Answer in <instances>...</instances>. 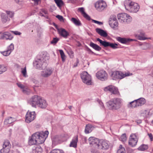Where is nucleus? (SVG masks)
Masks as SVG:
<instances>
[{"instance_id": "37", "label": "nucleus", "mask_w": 153, "mask_h": 153, "mask_svg": "<svg viewBox=\"0 0 153 153\" xmlns=\"http://www.w3.org/2000/svg\"><path fill=\"white\" fill-rule=\"evenodd\" d=\"M117 21V20L116 19V16L114 15H111L110 16L109 18L108 23L110 24L111 22H112L114 21Z\"/></svg>"}, {"instance_id": "25", "label": "nucleus", "mask_w": 153, "mask_h": 153, "mask_svg": "<svg viewBox=\"0 0 153 153\" xmlns=\"http://www.w3.org/2000/svg\"><path fill=\"white\" fill-rule=\"evenodd\" d=\"M33 153H42V148L39 146H36L32 149Z\"/></svg>"}, {"instance_id": "36", "label": "nucleus", "mask_w": 153, "mask_h": 153, "mask_svg": "<svg viewBox=\"0 0 153 153\" xmlns=\"http://www.w3.org/2000/svg\"><path fill=\"white\" fill-rule=\"evenodd\" d=\"M59 53L61 55V58L62 62H64L65 61L66 59V56L65 55L63 51L62 50H59Z\"/></svg>"}, {"instance_id": "11", "label": "nucleus", "mask_w": 153, "mask_h": 153, "mask_svg": "<svg viewBox=\"0 0 153 153\" xmlns=\"http://www.w3.org/2000/svg\"><path fill=\"white\" fill-rule=\"evenodd\" d=\"M41 72V76L43 77L47 78L50 76L53 72V70L51 68H44Z\"/></svg>"}, {"instance_id": "62", "label": "nucleus", "mask_w": 153, "mask_h": 153, "mask_svg": "<svg viewBox=\"0 0 153 153\" xmlns=\"http://www.w3.org/2000/svg\"><path fill=\"white\" fill-rule=\"evenodd\" d=\"M16 3L19 4L20 2H22V0H14Z\"/></svg>"}, {"instance_id": "18", "label": "nucleus", "mask_w": 153, "mask_h": 153, "mask_svg": "<svg viewBox=\"0 0 153 153\" xmlns=\"http://www.w3.org/2000/svg\"><path fill=\"white\" fill-rule=\"evenodd\" d=\"M58 32L60 35L65 39L69 36V33L65 29L60 28L58 29Z\"/></svg>"}, {"instance_id": "47", "label": "nucleus", "mask_w": 153, "mask_h": 153, "mask_svg": "<svg viewBox=\"0 0 153 153\" xmlns=\"http://www.w3.org/2000/svg\"><path fill=\"white\" fill-rule=\"evenodd\" d=\"M14 49V45L13 43L11 44L7 47V50L8 51H10V53Z\"/></svg>"}, {"instance_id": "1", "label": "nucleus", "mask_w": 153, "mask_h": 153, "mask_svg": "<svg viewBox=\"0 0 153 153\" xmlns=\"http://www.w3.org/2000/svg\"><path fill=\"white\" fill-rule=\"evenodd\" d=\"M48 134L49 132L47 131L36 132L29 137L28 143L30 145L42 144L45 142Z\"/></svg>"}, {"instance_id": "15", "label": "nucleus", "mask_w": 153, "mask_h": 153, "mask_svg": "<svg viewBox=\"0 0 153 153\" xmlns=\"http://www.w3.org/2000/svg\"><path fill=\"white\" fill-rule=\"evenodd\" d=\"M13 37L8 32H5L2 33L0 36V39L9 40H11L13 38Z\"/></svg>"}, {"instance_id": "20", "label": "nucleus", "mask_w": 153, "mask_h": 153, "mask_svg": "<svg viewBox=\"0 0 153 153\" xmlns=\"http://www.w3.org/2000/svg\"><path fill=\"white\" fill-rule=\"evenodd\" d=\"M133 136H135L134 134L131 135L130 137L131 138L130 139L128 142L129 144L132 147L135 146L137 142V140L136 137L134 138V137H132Z\"/></svg>"}, {"instance_id": "31", "label": "nucleus", "mask_w": 153, "mask_h": 153, "mask_svg": "<svg viewBox=\"0 0 153 153\" xmlns=\"http://www.w3.org/2000/svg\"><path fill=\"white\" fill-rule=\"evenodd\" d=\"M15 119L11 117H9L4 121V123L5 124H10L12 123L15 121Z\"/></svg>"}, {"instance_id": "42", "label": "nucleus", "mask_w": 153, "mask_h": 153, "mask_svg": "<svg viewBox=\"0 0 153 153\" xmlns=\"http://www.w3.org/2000/svg\"><path fill=\"white\" fill-rule=\"evenodd\" d=\"M125 150L124 148L123 147L122 145L119 146V149L117 150V153H125Z\"/></svg>"}, {"instance_id": "6", "label": "nucleus", "mask_w": 153, "mask_h": 153, "mask_svg": "<svg viewBox=\"0 0 153 153\" xmlns=\"http://www.w3.org/2000/svg\"><path fill=\"white\" fill-rule=\"evenodd\" d=\"M80 77L82 82L88 85H91L92 80L91 76L87 72L84 71L80 74Z\"/></svg>"}, {"instance_id": "56", "label": "nucleus", "mask_w": 153, "mask_h": 153, "mask_svg": "<svg viewBox=\"0 0 153 153\" xmlns=\"http://www.w3.org/2000/svg\"><path fill=\"white\" fill-rule=\"evenodd\" d=\"M132 74V73H126L125 74H123V75H122V77H123V78L125 77L126 76H128L130 75H131Z\"/></svg>"}, {"instance_id": "64", "label": "nucleus", "mask_w": 153, "mask_h": 153, "mask_svg": "<svg viewBox=\"0 0 153 153\" xmlns=\"http://www.w3.org/2000/svg\"><path fill=\"white\" fill-rule=\"evenodd\" d=\"M53 25L56 27V28H57V25L55 23H54Z\"/></svg>"}, {"instance_id": "44", "label": "nucleus", "mask_w": 153, "mask_h": 153, "mask_svg": "<svg viewBox=\"0 0 153 153\" xmlns=\"http://www.w3.org/2000/svg\"><path fill=\"white\" fill-rule=\"evenodd\" d=\"M0 53L4 56H7L11 53L10 51L7 50L4 51H0Z\"/></svg>"}, {"instance_id": "38", "label": "nucleus", "mask_w": 153, "mask_h": 153, "mask_svg": "<svg viewBox=\"0 0 153 153\" xmlns=\"http://www.w3.org/2000/svg\"><path fill=\"white\" fill-rule=\"evenodd\" d=\"M55 3L59 7H60L64 4V2L62 0H54Z\"/></svg>"}, {"instance_id": "60", "label": "nucleus", "mask_w": 153, "mask_h": 153, "mask_svg": "<svg viewBox=\"0 0 153 153\" xmlns=\"http://www.w3.org/2000/svg\"><path fill=\"white\" fill-rule=\"evenodd\" d=\"M99 103L100 104L101 106V108H104V106L102 102L101 101H100L99 102Z\"/></svg>"}, {"instance_id": "30", "label": "nucleus", "mask_w": 153, "mask_h": 153, "mask_svg": "<svg viewBox=\"0 0 153 153\" xmlns=\"http://www.w3.org/2000/svg\"><path fill=\"white\" fill-rule=\"evenodd\" d=\"M11 144L10 142L8 140H6L4 142L3 144V147L4 149H9L11 148Z\"/></svg>"}, {"instance_id": "13", "label": "nucleus", "mask_w": 153, "mask_h": 153, "mask_svg": "<svg viewBox=\"0 0 153 153\" xmlns=\"http://www.w3.org/2000/svg\"><path fill=\"white\" fill-rule=\"evenodd\" d=\"M106 6V3L102 1H98L95 4V7L99 11H101L103 10Z\"/></svg>"}, {"instance_id": "34", "label": "nucleus", "mask_w": 153, "mask_h": 153, "mask_svg": "<svg viewBox=\"0 0 153 153\" xmlns=\"http://www.w3.org/2000/svg\"><path fill=\"white\" fill-rule=\"evenodd\" d=\"M140 34L141 36L140 35H137V37L138 39L139 40H145L148 39L147 38L143 36L145 34L143 32H141Z\"/></svg>"}, {"instance_id": "59", "label": "nucleus", "mask_w": 153, "mask_h": 153, "mask_svg": "<svg viewBox=\"0 0 153 153\" xmlns=\"http://www.w3.org/2000/svg\"><path fill=\"white\" fill-rule=\"evenodd\" d=\"M148 135L150 138L151 141L153 140V137L151 133L148 134Z\"/></svg>"}, {"instance_id": "35", "label": "nucleus", "mask_w": 153, "mask_h": 153, "mask_svg": "<svg viewBox=\"0 0 153 153\" xmlns=\"http://www.w3.org/2000/svg\"><path fill=\"white\" fill-rule=\"evenodd\" d=\"M148 147L147 145L143 144L141 145L138 148V150L141 151H144L148 149Z\"/></svg>"}, {"instance_id": "63", "label": "nucleus", "mask_w": 153, "mask_h": 153, "mask_svg": "<svg viewBox=\"0 0 153 153\" xmlns=\"http://www.w3.org/2000/svg\"><path fill=\"white\" fill-rule=\"evenodd\" d=\"M15 67L17 68H19L20 67V66L18 65V64H15Z\"/></svg>"}, {"instance_id": "3", "label": "nucleus", "mask_w": 153, "mask_h": 153, "mask_svg": "<svg viewBox=\"0 0 153 153\" xmlns=\"http://www.w3.org/2000/svg\"><path fill=\"white\" fill-rule=\"evenodd\" d=\"M122 100L120 98H114L106 103L108 109L111 110H117L119 108L121 105Z\"/></svg>"}, {"instance_id": "9", "label": "nucleus", "mask_w": 153, "mask_h": 153, "mask_svg": "<svg viewBox=\"0 0 153 153\" xmlns=\"http://www.w3.org/2000/svg\"><path fill=\"white\" fill-rule=\"evenodd\" d=\"M96 76L100 80L104 81L108 79V74L104 70H101L97 72L96 74Z\"/></svg>"}, {"instance_id": "22", "label": "nucleus", "mask_w": 153, "mask_h": 153, "mask_svg": "<svg viewBox=\"0 0 153 153\" xmlns=\"http://www.w3.org/2000/svg\"><path fill=\"white\" fill-rule=\"evenodd\" d=\"M140 9L139 5L137 3L134 2L131 7L129 12L133 13H137Z\"/></svg>"}, {"instance_id": "21", "label": "nucleus", "mask_w": 153, "mask_h": 153, "mask_svg": "<svg viewBox=\"0 0 153 153\" xmlns=\"http://www.w3.org/2000/svg\"><path fill=\"white\" fill-rule=\"evenodd\" d=\"M134 2L131 0H126L124 2V6L125 9L129 11H130L131 7Z\"/></svg>"}, {"instance_id": "16", "label": "nucleus", "mask_w": 153, "mask_h": 153, "mask_svg": "<svg viewBox=\"0 0 153 153\" xmlns=\"http://www.w3.org/2000/svg\"><path fill=\"white\" fill-rule=\"evenodd\" d=\"M104 90L105 91H109L113 94H117L118 93V90L114 86L110 85L105 88Z\"/></svg>"}, {"instance_id": "50", "label": "nucleus", "mask_w": 153, "mask_h": 153, "mask_svg": "<svg viewBox=\"0 0 153 153\" xmlns=\"http://www.w3.org/2000/svg\"><path fill=\"white\" fill-rule=\"evenodd\" d=\"M52 141L53 144H57L59 142V140L57 136L55 137L52 139Z\"/></svg>"}, {"instance_id": "54", "label": "nucleus", "mask_w": 153, "mask_h": 153, "mask_svg": "<svg viewBox=\"0 0 153 153\" xmlns=\"http://www.w3.org/2000/svg\"><path fill=\"white\" fill-rule=\"evenodd\" d=\"M92 22H94V23L97 24L99 25H101L103 24V23L102 22L98 21H97L94 20L93 19H91Z\"/></svg>"}, {"instance_id": "48", "label": "nucleus", "mask_w": 153, "mask_h": 153, "mask_svg": "<svg viewBox=\"0 0 153 153\" xmlns=\"http://www.w3.org/2000/svg\"><path fill=\"white\" fill-rule=\"evenodd\" d=\"M7 70V68L5 67L1 66L0 65V74H2Z\"/></svg>"}, {"instance_id": "61", "label": "nucleus", "mask_w": 153, "mask_h": 153, "mask_svg": "<svg viewBox=\"0 0 153 153\" xmlns=\"http://www.w3.org/2000/svg\"><path fill=\"white\" fill-rule=\"evenodd\" d=\"M39 0H32V1H33L35 4H38V2Z\"/></svg>"}, {"instance_id": "23", "label": "nucleus", "mask_w": 153, "mask_h": 153, "mask_svg": "<svg viewBox=\"0 0 153 153\" xmlns=\"http://www.w3.org/2000/svg\"><path fill=\"white\" fill-rule=\"evenodd\" d=\"M78 141V136H75L74 137V138L71 141V142L70 146V147H72L74 148H76L77 147V143Z\"/></svg>"}, {"instance_id": "43", "label": "nucleus", "mask_w": 153, "mask_h": 153, "mask_svg": "<svg viewBox=\"0 0 153 153\" xmlns=\"http://www.w3.org/2000/svg\"><path fill=\"white\" fill-rule=\"evenodd\" d=\"M21 73L22 74L23 76L25 77H27L28 76L27 74V71L26 67H25L24 68H21Z\"/></svg>"}, {"instance_id": "55", "label": "nucleus", "mask_w": 153, "mask_h": 153, "mask_svg": "<svg viewBox=\"0 0 153 153\" xmlns=\"http://www.w3.org/2000/svg\"><path fill=\"white\" fill-rule=\"evenodd\" d=\"M56 17L61 21L63 20V18L61 16L59 15H57L56 16Z\"/></svg>"}, {"instance_id": "51", "label": "nucleus", "mask_w": 153, "mask_h": 153, "mask_svg": "<svg viewBox=\"0 0 153 153\" xmlns=\"http://www.w3.org/2000/svg\"><path fill=\"white\" fill-rule=\"evenodd\" d=\"M59 39L57 38H54L51 42V44H55L59 41Z\"/></svg>"}, {"instance_id": "8", "label": "nucleus", "mask_w": 153, "mask_h": 153, "mask_svg": "<svg viewBox=\"0 0 153 153\" xmlns=\"http://www.w3.org/2000/svg\"><path fill=\"white\" fill-rule=\"evenodd\" d=\"M41 97L37 95L33 96L29 100L28 102L32 107L36 108Z\"/></svg>"}, {"instance_id": "40", "label": "nucleus", "mask_w": 153, "mask_h": 153, "mask_svg": "<svg viewBox=\"0 0 153 153\" xmlns=\"http://www.w3.org/2000/svg\"><path fill=\"white\" fill-rule=\"evenodd\" d=\"M50 153H64V152L62 150L55 149L52 150Z\"/></svg>"}, {"instance_id": "4", "label": "nucleus", "mask_w": 153, "mask_h": 153, "mask_svg": "<svg viewBox=\"0 0 153 153\" xmlns=\"http://www.w3.org/2000/svg\"><path fill=\"white\" fill-rule=\"evenodd\" d=\"M47 56H45L44 57L41 56L40 58H38L35 62H33V65L37 69L42 70L45 68L47 66V64L46 62L45 59L48 58Z\"/></svg>"}, {"instance_id": "28", "label": "nucleus", "mask_w": 153, "mask_h": 153, "mask_svg": "<svg viewBox=\"0 0 153 153\" xmlns=\"http://www.w3.org/2000/svg\"><path fill=\"white\" fill-rule=\"evenodd\" d=\"M71 21L76 26H81L82 24L80 21L78 19H76L75 18H72Z\"/></svg>"}, {"instance_id": "10", "label": "nucleus", "mask_w": 153, "mask_h": 153, "mask_svg": "<svg viewBox=\"0 0 153 153\" xmlns=\"http://www.w3.org/2000/svg\"><path fill=\"white\" fill-rule=\"evenodd\" d=\"M110 74L111 78L113 80L121 79H123V77L122 76L123 75V73L120 71H111L110 73Z\"/></svg>"}, {"instance_id": "32", "label": "nucleus", "mask_w": 153, "mask_h": 153, "mask_svg": "<svg viewBox=\"0 0 153 153\" xmlns=\"http://www.w3.org/2000/svg\"><path fill=\"white\" fill-rule=\"evenodd\" d=\"M139 106H142L146 102L145 99L143 98H140L137 99Z\"/></svg>"}, {"instance_id": "26", "label": "nucleus", "mask_w": 153, "mask_h": 153, "mask_svg": "<svg viewBox=\"0 0 153 153\" xmlns=\"http://www.w3.org/2000/svg\"><path fill=\"white\" fill-rule=\"evenodd\" d=\"M93 129V126L91 124H88L85 126V134H88L91 132Z\"/></svg>"}, {"instance_id": "12", "label": "nucleus", "mask_w": 153, "mask_h": 153, "mask_svg": "<svg viewBox=\"0 0 153 153\" xmlns=\"http://www.w3.org/2000/svg\"><path fill=\"white\" fill-rule=\"evenodd\" d=\"M36 115L35 111H28L26 115V122L28 123H30L36 118Z\"/></svg>"}, {"instance_id": "58", "label": "nucleus", "mask_w": 153, "mask_h": 153, "mask_svg": "<svg viewBox=\"0 0 153 153\" xmlns=\"http://www.w3.org/2000/svg\"><path fill=\"white\" fill-rule=\"evenodd\" d=\"M87 51L90 52L91 53H92L94 54V55H97V54L96 53H95L94 52H93L92 51H91V50L89 48H87Z\"/></svg>"}, {"instance_id": "45", "label": "nucleus", "mask_w": 153, "mask_h": 153, "mask_svg": "<svg viewBox=\"0 0 153 153\" xmlns=\"http://www.w3.org/2000/svg\"><path fill=\"white\" fill-rule=\"evenodd\" d=\"M16 84L18 87L23 89L22 91L23 92H25L26 91V90H25L24 89L25 88V86L24 85L22 84L20 82L17 83Z\"/></svg>"}, {"instance_id": "33", "label": "nucleus", "mask_w": 153, "mask_h": 153, "mask_svg": "<svg viewBox=\"0 0 153 153\" xmlns=\"http://www.w3.org/2000/svg\"><path fill=\"white\" fill-rule=\"evenodd\" d=\"M137 102V100H135L130 102L129 105L130 107L132 108H134L138 107L139 105Z\"/></svg>"}, {"instance_id": "52", "label": "nucleus", "mask_w": 153, "mask_h": 153, "mask_svg": "<svg viewBox=\"0 0 153 153\" xmlns=\"http://www.w3.org/2000/svg\"><path fill=\"white\" fill-rule=\"evenodd\" d=\"M9 149H4L3 148L0 150L1 153H8L9 152Z\"/></svg>"}, {"instance_id": "46", "label": "nucleus", "mask_w": 153, "mask_h": 153, "mask_svg": "<svg viewBox=\"0 0 153 153\" xmlns=\"http://www.w3.org/2000/svg\"><path fill=\"white\" fill-rule=\"evenodd\" d=\"M5 12L7 15H8L10 17H13L14 15V13L13 11H10L6 10Z\"/></svg>"}, {"instance_id": "5", "label": "nucleus", "mask_w": 153, "mask_h": 153, "mask_svg": "<svg viewBox=\"0 0 153 153\" xmlns=\"http://www.w3.org/2000/svg\"><path fill=\"white\" fill-rule=\"evenodd\" d=\"M117 18L121 23H129L132 20V18L126 13H119L117 15Z\"/></svg>"}, {"instance_id": "57", "label": "nucleus", "mask_w": 153, "mask_h": 153, "mask_svg": "<svg viewBox=\"0 0 153 153\" xmlns=\"http://www.w3.org/2000/svg\"><path fill=\"white\" fill-rule=\"evenodd\" d=\"M91 153H100L99 151L96 149H92L91 150Z\"/></svg>"}, {"instance_id": "29", "label": "nucleus", "mask_w": 153, "mask_h": 153, "mask_svg": "<svg viewBox=\"0 0 153 153\" xmlns=\"http://www.w3.org/2000/svg\"><path fill=\"white\" fill-rule=\"evenodd\" d=\"M1 16L3 23H6L8 20V17L5 13H2L1 14Z\"/></svg>"}, {"instance_id": "27", "label": "nucleus", "mask_w": 153, "mask_h": 153, "mask_svg": "<svg viewBox=\"0 0 153 153\" xmlns=\"http://www.w3.org/2000/svg\"><path fill=\"white\" fill-rule=\"evenodd\" d=\"M89 45L91 47L97 51H100L102 49L101 47L92 42H90Z\"/></svg>"}, {"instance_id": "39", "label": "nucleus", "mask_w": 153, "mask_h": 153, "mask_svg": "<svg viewBox=\"0 0 153 153\" xmlns=\"http://www.w3.org/2000/svg\"><path fill=\"white\" fill-rule=\"evenodd\" d=\"M109 24L111 27L113 28H115L118 26V23L117 21L111 22Z\"/></svg>"}, {"instance_id": "49", "label": "nucleus", "mask_w": 153, "mask_h": 153, "mask_svg": "<svg viewBox=\"0 0 153 153\" xmlns=\"http://www.w3.org/2000/svg\"><path fill=\"white\" fill-rule=\"evenodd\" d=\"M126 139L127 138L126 134H122L120 138V140L123 142L126 141Z\"/></svg>"}, {"instance_id": "17", "label": "nucleus", "mask_w": 153, "mask_h": 153, "mask_svg": "<svg viewBox=\"0 0 153 153\" xmlns=\"http://www.w3.org/2000/svg\"><path fill=\"white\" fill-rule=\"evenodd\" d=\"M47 105L46 100L41 97L37 106L41 108H45Z\"/></svg>"}, {"instance_id": "14", "label": "nucleus", "mask_w": 153, "mask_h": 153, "mask_svg": "<svg viewBox=\"0 0 153 153\" xmlns=\"http://www.w3.org/2000/svg\"><path fill=\"white\" fill-rule=\"evenodd\" d=\"M117 40L121 43L125 44L132 41H136L135 39H131L129 38H122L120 37H117Z\"/></svg>"}, {"instance_id": "53", "label": "nucleus", "mask_w": 153, "mask_h": 153, "mask_svg": "<svg viewBox=\"0 0 153 153\" xmlns=\"http://www.w3.org/2000/svg\"><path fill=\"white\" fill-rule=\"evenodd\" d=\"M10 32L16 35H19L21 34V33L20 32L18 31H10Z\"/></svg>"}, {"instance_id": "19", "label": "nucleus", "mask_w": 153, "mask_h": 153, "mask_svg": "<svg viewBox=\"0 0 153 153\" xmlns=\"http://www.w3.org/2000/svg\"><path fill=\"white\" fill-rule=\"evenodd\" d=\"M77 10L78 12H80L83 16L86 19L88 20H90L91 19L90 16L85 12L84 8L83 7L79 8Z\"/></svg>"}, {"instance_id": "2", "label": "nucleus", "mask_w": 153, "mask_h": 153, "mask_svg": "<svg viewBox=\"0 0 153 153\" xmlns=\"http://www.w3.org/2000/svg\"><path fill=\"white\" fill-rule=\"evenodd\" d=\"M89 143L91 146L99 150H107L109 146L108 141L99 139L93 137H91L88 139Z\"/></svg>"}, {"instance_id": "41", "label": "nucleus", "mask_w": 153, "mask_h": 153, "mask_svg": "<svg viewBox=\"0 0 153 153\" xmlns=\"http://www.w3.org/2000/svg\"><path fill=\"white\" fill-rule=\"evenodd\" d=\"M150 47L149 44L146 43L143 44L141 48L143 50H146Z\"/></svg>"}, {"instance_id": "24", "label": "nucleus", "mask_w": 153, "mask_h": 153, "mask_svg": "<svg viewBox=\"0 0 153 153\" xmlns=\"http://www.w3.org/2000/svg\"><path fill=\"white\" fill-rule=\"evenodd\" d=\"M95 30L96 32L101 36L106 37L108 36L107 33L103 30L97 28Z\"/></svg>"}, {"instance_id": "7", "label": "nucleus", "mask_w": 153, "mask_h": 153, "mask_svg": "<svg viewBox=\"0 0 153 153\" xmlns=\"http://www.w3.org/2000/svg\"><path fill=\"white\" fill-rule=\"evenodd\" d=\"M97 41L99 42L100 44V45H102L105 47H110L113 49H116L119 48V47L117 46L118 45L117 44L111 43L106 41H103L99 38H97Z\"/></svg>"}]
</instances>
